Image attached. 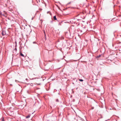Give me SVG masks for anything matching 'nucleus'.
Segmentation results:
<instances>
[{
  "instance_id": "obj_1",
  "label": "nucleus",
  "mask_w": 121,
  "mask_h": 121,
  "mask_svg": "<svg viewBox=\"0 0 121 121\" xmlns=\"http://www.w3.org/2000/svg\"><path fill=\"white\" fill-rule=\"evenodd\" d=\"M70 22L72 24H76L77 22V19L75 18H73L72 19V20L70 21Z\"/></svg>"
},
{
  "instance_id": "obj_2",
  "label": "nucleus",
  "mask_w": 121,
  "mask_h": 121,
  "mask_svg": "<svg viewBox=\"0 0 121 121\" xmlns=\"http://www.w3.org/2000/svg\"><path fill=\"white\" fill-rule=\"evenodd\" d=\"M4 12H5V14L3 13H1L0 14L1 15L4 16V17L6 16L5 15L6 14V13L4 11Z\"/></svg>"
},
{
  "instance_id": "obj_3",
  "label": "nucleus",
  "mask_w": 121,
  "mask_h": 121,
  "mask_svg": "<svg viewBox=\"0 0 121 121\" xmlns=\"http://www.w3.org/2000/svg\"><path fill=\"white\" fill-rule=\"evenodd\" d=\"M104 22L107 23V22H109V20L105 19L104 20Z\"/></svg>"
},
{
  "instance_id": "obj_4",
  "label": "nucleus",
  "mask_w": 121,
  "mask_h": 121,
  "mask_svg": "<svg viewBox=\"0 0 121 121\" xmlns=\"http://www.w3.org/2000/svg\"><path fill=\"white\" fill-rule=\"evenodd\" d=\"M1 34L2 35L4 36L5 35L6 33H4V31H3L2 32Z\"/></svg>"
},
{
  "instance_id": "obj_5",
  "label": "nucleus",
  "mask_w": 121,
  "mask_h": 121,
  "mask_svg": "<svg viewBox=\"0 0 121 121\" xmlns=\"http://www.w3.org/2000/svg\"><path fill=\"white\" fill-rule=\"evenodd\" d=\"M53 18L55 20H56L57 19L56 18V16H54L53 17Z\"/></svg>"
},
{
  "instance_id": "obj_6",
  "label": "nucleus",
  "mask_w": 121,
  "mask_h": 121,
  "mask_svg": "<svg viewBox=\"0 0 121 121\" xmlns=\"http://www.w3.org/2000/svg\"><path fill=\"white\" fill-rule=\"evenodd\" d=\"M20 55L21 56H22L23 57H25L24 55H23L22 53H20Z\"/></svg>"
},
{
  "instance_id": "obj_7",
  "label": "nucleus",
  "mask_w": 121,
  "mask_h": 121,
  "mask_svg": "<svg viewBox=\"0 0 121 121\" xmlns=\"http://www.w3.org/2000/svg\"><path fill=\"white\" fill-rule=\"evenodd\" d=\"M30 115H28L27 116H26V118H29L30 117Z\"/></svg>"
},
{
  "instance_id": "obj_8",
  "label": "nucleus",
  "mask_w": 121,
  "mask_h": 121,
  "mask_svg": "<svg viewBox=\"0 0 121 121\" xmlns=\"http://www.w3.org/2000/svg\"><path fill=\"white\" fill-rule=\"evenodd\" d=\"M101 56V55H100L99 56H97L96 57V58H99V57H100Z\"/></svg>"
},
{
  "instance_id": "obj_9",
  "label": "nucleus",
  "mask_w": 121,
  "mask_h": 121,
  "mask_svg": "<svg viewBox=\"0 0 121 121\" xmlns=\"http://www.w3.org/2000/svg\"><path fill=\"white\" fill-rule=\"evenodd\" d=\"M17 50V49L16 48H15V49H14V51H15V52H16Z\"/></svg>"
},
{
  "instance_id": "obj_10",
  "label": "nucleus",
  "mask_w": 121,
  "mask_h": 121,
  "mask_svg": "<svg viewBox=\"0 0 121 121\" xmlns=\"http://www.w3.org/2000/svg\"><path fill=\"white\" fill-rule=\"evenodd\" d=\"M79 80L81 82H82L83 81V80L82 79H79Z\"/></svg>"
},
{
  "instance_id": "obj_11",
  "label": "nucleus",
  "mask_w": 121,
  "mask_h": 121,
  "mask_svg": "<svg viewBox=\"0 0 121 121\" xmlns=\"http://www.w3.org/2000/svg\"><path fill=\"white\" fill-rule=\"evenodd\" d=\"M76 19H77V21H79L81 20V19H78V18H77Z\"/></svg>"
},
{
  "instance_id": "obj_12",
  "label": "nucleus",
  "mask_w": 121,
  "mask_h": 121,
  "mask_svg": "<svg viewBox=\"0 0 121 121\" xmlns=\"http://www.w3.org/2000/svg\"><path fill=\"white\" fill-rule=\"evenodd\" d=\"M43 32H44V35H45V36L46 37V34H45V31L44 30V31H43Z\"/></svg>"
},
{
  "instance_id": "obj_13",
  "label": "nucleus",
  "mask_w": 121,
  "mask_h": 121,
  "mask_svg": "<svg viewBox=\"0 0 121 121\" xmlns=\"http://www.w3.org/2000/svg\"><path fill=\"white\" fill-rule=\"evenodd\" d=\"M1 121H4V118L3 117V118L1 120Z\"/></svg>"
},
{
  "instance_id": "obj_14",
  "label": "nucleus",
  "mask_w": 121,
  "mask_h": 121,
  "mask_svg": "<svg viewBox=\"0 0 121 121\" xmlns=\"http://www.w3.org/2000/svg\"><path fill=\"white\" fill-rule=\"evenodd\" d=\"M47 13L48 14V13H51L50 12V11H48Z\"/></svg>"
},
{
  "instance_id": "obj_15",
  "label": "nucleus",
  "mask_w": 121,
  "mask_h": 121,
  "mask_svg": "<svg viewBox=\"0 0 121 121\" xmlns=\"http://www.w3.org/2000/svg\"><path fill=\"white\" fill-rule=\"evenodd\" d=\"M56 101L57 102H59V100L58 99H57L56 100Z\"/></svg>"
},
{
  "instance_id": "obj_16",
  "label": "nucleus",
  "mask_w": 121,
  "mask_h": 121,
  "mask_svg": "<svg viewBox=\"0 0 121 121\" xmlns=\"http://www.w3.org/2000/svg\"><path fill=\"white\" fill-rule=\"evenodd\" d=\"M94 108V107H92V108H91V109H93Z\"/></svg>"
},
{
  "instance_id": "obj_17",
  "label": "nucleus",
  "mask_w": 121,
  "mask_h": 121,
  "mask_svg": "<svg viewBox=\"0 0 121 121\" xmlns=\"http://www.w3.org/2000/svg\"><path fill=\"white\" fill-rule=\"evenodd\" d=\"M36 43L35 42H33V43Z\"/></svg>"
},
{
  "instance_id": "obj_18",
  "label": "nucleus",
  "mask_w": 121,
  "mask_h": 121,
  "mask_svg": "<svg viewBox=\"0 0 121 121\" xmlns=\"http://www.w3.org/2000/svg\"><path fill=\"white\" fill-rule=\"evenodd\" d=\"M34 17H33L32 18V19H31V20H33L34 18Z\"/></svg>"
},
{
  "instance_id": "obj_19",
  "label": "nucleus",
  "mask_w": 121,
  "mask_h": 121,
  "mask_svg": "<svg viewBox=\"0 0 121 121\" xmlns=\"http://www.w3.org/2000/svg\"><path fill=\"white\" fill-rule=\"evenodd\" d=\"M17 45L16 44V45L15 46V48H16V47H17Z\"/></svg>"
},
{
  "instance_id": "obj_20",
  "label": "nucleus",
  "mask_w": 121,
  "mask_h": 121,
  "mask_svg": "<svg viewBox=\"0 0 121 121\" xmlns=\"http://www.w3.org/2000/svg\"><path fill=\"white\" fill-rule=\"evenodd\" d=\"M17 80H15V81L16 82H17Z\"/></svg>"
},
{
  "instance_id": "obj_21",
  "label": "nucleus",
  "mask_w": 121,
  "mask_h": 121,
  "mask_svg": "<svg viewBox=\"0 0 121 121\" xmlns=\"http://www.w3.org/2000/svg\"><path fill=\"white\" fill-rule=\"evenodd\" d=\"M26 80V81H27L28 80V79L27 78H26V79H25Z\"/></svg>"
},
{
  "instance_id": "obj_22",
  "label": "nucleus",
  "mask_w": 121,
  "mask_h": 121,
  "mask_svg": "<svg viewBox=\"0 0 121 121\" xmlns=\"http://www.w3.org/2000/svg\"><path fill=\"white\" fill-rule=\"evenodd\" d=\"M59 25H60V22L59 23Z\"/></svg>"
},
{
  "instance_id": "obj_23",
  "label": "nucleus",
  "mask_w": 121,
  "mask_h": 121,
  "mask_svg": "<svg viewBox=\"0 0 121 121\" xmlns=\"http://www.w3.org/2000/svg\"><path fill=\"white\" fill-rule=\"evenodd\" d=\"M79 19H81V20L82 19V18H79Z\"/></svg>"
},
{
  "instance_id": "obj_24",
  "label": "nucleus",
  "mask_w": 121,
  "mask_h": 121,
  "mask_svg": "<svg viewBox=\"0 0 121 121\" xmlns=\"http://www.w3.org/2000/svg\"><path fill=\"white\" fill-rule=\"evenodd\" d=\"M27 92L28 93V91H27Z\"/></svg>"
},
{
  "instance_id": "obj_25",
  "label": "nucleus",
  "mask_w": 121,
  "mask_h": 121,
  "mask_svg": "<svg viewBox=\"0 0 121 121\" xmlns=\"http://www.w3.org/2000/svg\"><path fill=\"white\" fill-rule=\"evenodd\" d=\"M58 95H60V93H58Z\"/></svg>"
},
{
  "instance_id": "obj_26",
  "label": "nucleus",
  "mask_w": 121,
  "mask_h": 121,
  "mask_svg": "<svg viewBox=\"0 0 121 121\" xmlns=\"http://www.w3.org/2000/svg\"><path fill=\"white\" fill-rule=\"evenodd\" d=\"M70 2L69 3V4H70Z\"/></svg>"
},
{
  "instance_id": "obj_27",
  "label": "nucleus",
  "mask_w": 121,
  "mask_h": 121,
  "mask_svg": "<svg viewBox=\"0 0 121 121\" xmlns=\"http://www.w3.org/2000/svg\"><path fill=\"white\" fill-rule=\"evenodd\" d=\"M113 20V19H112L111 20V21H112V20Z\"/></svg>"
}]
</instances>
